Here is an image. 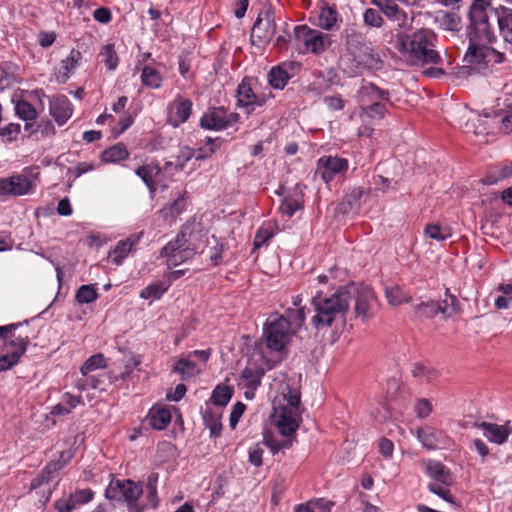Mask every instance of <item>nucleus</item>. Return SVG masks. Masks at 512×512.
Returning a JSON list of instances; mask_svg holds the SVG:
<instances>
[{
    "label": "nucleus",
    "mask_w": 512,
    "mask_h": 512,
    "mask_svg": "<svg viewBox=\"0 0 512 512\" xmlns=\"http://www.w3.org/2000/svg\"><path fill=\"white\" fill-rule=\"evenodd\" d=\"M436 42L437 35L422 28L411 34H397L394 47L412 66L437 65L442 58L436 50Z\"/></svg>",
    "instance_id": "1"
},
{
    "label": "nucleus",
    "mask_w": 512,
    "mask_h": 512,
    "mask_svg": "<svg viewBox=\"0 0 512 512\" xmlns=\"http://www.w3.org/2000/svg\"><path fill=\"white\" fill-rule=\"evenodd\" d=\"M354 292L355 284L351 283L339 287L329 297L314 296L312 305L315 314L311 319L313 327L319 331L330 327L337 320L345 319Z\"/></svg>",
    "instance_id": "2"
},
{
    "label": "nucleus",
    "mask_w": 512,
    "mask_h": 512,
    "mask_svg": "<svg viewBox=\"0 0 512 512\" xmlns=\"http://www.w3.org/2000/svg\"><path fill=\"white\" fill-rule=\"evenodd\" d=\"M142 493V486L130 479H112L105 490V497L112 501L125 502L129 512H143L144 508L138 503Z\"/></svg>",
    "instance_id": "3"
},
{
    "label": "nucleus",
    "mask_w": 512,
    "mask_h": 512,
    "mask_svg": "<svg viewBox=\"0 0 512 512\" xmlns=\"http://www.w3.org/2000/svg\"><path fill=\"white\" fill-rule=\"evenodd\" d=\"M39 167L25 168L20 174L0 179V197L22 196L30 193L37 185Z\"/></svg>",
    "instance_id": "4"
},
{
    "label": "nucleus",
    "mask_w": 512,
    "mask_h": 512,
    "mask_svg": "<svg viewBox=\"0 0 512 512\" xmlns=\"http://www.w3.org/2000/svg\"><path fill=\"white\" fill-rule=\"evenodd\" d=\"M293 334L288 330V323L278 313L271 315L264 324L263 338L266 347L275 352L282 351L290 342Z\"/></svg>",
    "instance_id": "5"
},
{
    "label": "nucleus",
    "mask_w": 512,
    "mask_h": 512,
    "mask_svg": "<svg viewBox=\"0 0 512 512\" xmlns=\"http://www.w3.org/2000/svg\"><path fill=\"white\" fill-rule=\"evenodd\" d=\"M275 32V12L269 6L260 11L253 24L250 35L251 43L257 47H265L270 43Z\"/></svg>",
    "instance_id": "6"
},
{
    "label": "nucleus",
    "mask_w": 512,
    "mask_h": 512,
    "mask_svg": "<svg viewBox=\"0 0 512 512\" xmlns=\"http://www.w3.org/2000/svg\"><path fill=\"white\" fill-rule=\"evenodd\" d=\"M295 39L304 44L307 51L321 54L331 46L332 40L329 34L311 29L307 25H298L294 28Z\"/></svg>",
    "instance_id": "7"
},
{
    "label": "nucleus",
    "mask_w": 512,
    "mask_h": 512,
    "mask_svg": "<svg viewBox=\"0 0 512 512\" xmlns=\"http://www.w3.org/2000/svg\"><path fill=\"white\" fill-rule=\"evenodd\" d=\"M239 115L228 113L224 107H210L200 118V126L206 130H223L237 123Z\"/></svg>",
    "instance_id": "8"
},
{
    "label": "nucleus",
    "mask_w": 512,
    "mask_h": 512,
    "mask_svg": "<svg viewBox=\"0 0 512 512\" xmlns=\"http://www.w3.org/2000/svg\"><path fill=\"white\" fill-rule=\"evenodd\" d=\"M253 82L256 79L244 77L237 88V101L240 106L246 107L248 113L252 112L256 106H262L266 102L264 96L255 93Z\"/></svg>",
    "instance_id": "9"
},
{
    "label": "nucleus",
    "mask_w": 512,
    "mask_h": 512,
    "mask_svg": "<svg viewBox=\"0 0 512 512\" xmlns=\"http://www.w3.org/2000/svg\"><path fill=\"white\" fill-rule=\"evenodd\" d=\"M193 103L190 99L177 94L167 106L168 122L173 127L185 123L192 114Z\"/></svg>",
    "instance_id": "10"
},
{
    "label": "nucleus",
    "mask_w": 512,
    "mask_h": 512,
    "mask_svg": "<svg viewBox=\"0 0 512 512\" xmlns=\"http://www.w3.org/2000/svg\"><path fill=\"white\" fill-rule=\"evenodd\" d=\"M301 69V63L296 61H286L273 67L269 74V84L274 89H284L288 81Z\"/></svg>",
    "instance_id": "11"
},
{
    "label": "nucleus",
    "mask_w": 512,
    "mask_h": 512,
    "mask_svg": "<svg viewBox=\"0 0 512 512\" xmlns=\"http://www.w3.org/2000/svg\"><path fill=\"white\" fill-rule=\"evenodd\" d=\"M298 413L286 410L282 406H274L272 414L275 426L284 437H295L299 424L296 420Z\"/></svg>",
    "instance_id": "12"
},
{
    "label": "nucleus",
    "mask_w": 512,
    "mask_h": 512,
    "mask_svg": "<svg viewBox=\"0 0 512 512\" xmlns=\"http://www.w3.org/2000/svg\"><path fill=\"white\" fill-rule=\"evenodd\" d=\"M319 173L321 174V178L329 183L332 181L337 175L343 174L348 169V161L345 158L337 157V156H327L322 157L318 160Z\"/></svg>",
    "instance_id": "13"
},
{
    "label": "nucleus",
    "mask_w": 512,
    "mask_h": 512,
    "mask_svg": "<svg viewBox=\"0 0 512 512\" xmlns=\"http://www.w3.org/2000/svg\"><path fill=\"white\" fill-rule=\"evenodd\" d=\"M500 14L495 10L489 0H474L469 8L470 23H492L497 21Z\"/></svg>",
    "instance_id": "14"
},
{
    "label": "nucleus",
    "mask_w": 512,
    "mask_h": 512,
    "mask_svg": "<svg viewBox=\"0 0 512 512\" xmlns=\"http://www.w3.org/2000/svg\"><path fill=\"white\" fill-rule=\"evenodd\" d=\"M214 152V140L211 138H207L205 147L198 149L197 152L189 147H183L180 150V154L177 156L175 168L181 171L184 169L185 164L193 157H195L196 160H203L211 156Z\"/></svg>",
    "instance_id": "15"
},
{
    "label": "nucleus",
    "mask_w": 512,
    "mask_h": 512,
    "mask_svg": "<svg viewBox=\"0 0 512 512\" xmlns=\"http://www.w3.org/2000/svg\"><path fill=\"white\" fill-rule=\"evenodd\" d=\"M475 427L484 430V436L492 443L503 444L508 440V437L512 433V427L509 423L499 425L496 423L489 422H477L474 424Z\"/></svg>",
    "instance_id": "16"
},
{
    "label": "nucleus",
    "mask_w": 512,
    "mask_h": 512,
    "mask_svg": "<svg viewBox=\"0 0 512 512\" xmlns=\"http://www.w3.org/2000/svg\"><path fill=\"white\" fill-rule=\"evenodd\" d=\"M352 54L358 65L369 70H380L383 66L380 55L367 45L360 44Z\"/></svg>",
    "instance_id": "17"
},
{
    "label": "nucleus",
    "mask_w": 512,
    "mask_h": 512,
    "mask_svg": "<svg viewBox=\"0 0 512 512\" xmlns=\"http://www.w3.org/2000/svg\"><path fill=\"white\" fill-rule=\"evenodd\" d=\"M50 114L58 125H64L72 116L73 108L65 95H57L50 100Z\"/></svg>",
    "instance_id": "18"
},
{
    "label": "nucleus",
    "mask_w": 512,
    "mask_h": 512,
    "mask_svg": "<svg viewBox=\"0 0 512 512\" xmlns=\"http://www.w3.org/2000/svg\"><path fill=\"white\" fill-rule=\"evenodd\" d=\"M353 297H355V316L367 319L369 317L370 303L374 298L372 289L367 286L357 287L355 285V292L353 293L352 298Z\"/></svg>",
    "instance_id": "19"
},
{
    "label": "nucleus",
    "mask_w": 512,
    "mask_h": 512,
    "mask_svg": "<svg viewBox=\"0 0 512 512\" xmlns=\"http://www.w3.org/2000/svg\"><path fill=\"white\" fill-rule=\"evenodd\" d=\"M186 240V235L183 231L179 232L174 239L169 241L160 251V256L167 259L168 267H176L181 264V257L176 253L182 247H184Z\"/></svg>",
    "instance_id": "20"
},
{
    "label": "nucleus",
    "mask_w": 512,
    "mask_h": 512,
    "mask_svg": "<svg viewBox=\"0 0 512 512\" xmlns=\"http://www.w3.org/2000/svg\"><path fill=\"white\" fill-rule=\"evenodd\" d=\"M82 59V54L79 50L72 49L69 55L62 60L60 69L55 73V80L59 84H64L73 74Z\"/></svg>",
    "instance_id": "21"
},
{
    "label": "nucleus",
    "mask_w": 512,
    "mask_h": 512,
    "mask_svg": "<svg viewBox=\"0 0 512 512\" xmlns=\"http://www.w3.org/2000/svg\"><path fill=\"white\" fill-rule=\"evenodd\" d=\"M467 33L469 41L492 43L496 39L493 23H469Z\"/></svg>",
    "instance_id": "22"
},
{
    "label": "nucleus",
    "mask_w": 512,
    "mask_h": 512,
    "mask_svg": "<svg viewBox=\"0 0 512 512\" xmlns=\"http://www.w3.org/2000/svg\"><path fill=\"white\" fill-rule=\"evenodd\" d=\"M360 98L362 103L383 102L392 105L390 102V92L372 82L366 83L361 87Z\"/></svg>",
    "instance_id": "23"
},
{
    "label": "nucleus",
    "mask_w": 512,
    "mask_h": 512,
    "mask_svg": "<svg viewBox=\"0 0 512 512\" xmlns=\"http://www.w3.org/2000/svg\"><path fill=\"white\" fill-rule=\"evenodd\" d=\"M427 475L433 479L437 484L443 486H451L454 482L450 470L439 461H431L426 468Z\"/></svg>",
    "instance_id": "24"
},
{
    "label": "nucleus",
    "mask_w": 512,
    "mask_h": 512,
    "mask_svg": "<svg viewBox=\"0 0 512 512\" xmlns=\"http://www.w3.org/2000/svg\"><path fill=\"white\" fill-rule=\"evenodd\" d=\"M264 374L265 371L262 367L257 365H247L240 374V380L243 381V383L239 382L238 385L243 388L258 389L261 385V380Z\"/></svg>",
    "instance_id": "25"
},
{
    "label": "nucleus",
    "mask_w": 512,
    "mask_h": 512,
    "mask_svg": "<svg viewBox=\"0 0 512 512\" xmlns=\"http://www.w3.org/2000/svg\"><path fill=\"white\" fill-rule=\"evenodd\" d=\"M451 308L435 301L421 302L414 306V314L419 319H430L440 313H451Z\"/></svg>",
    "instance_id": "26"
},
{
    "label": "nucleus",
    "mask_w": 512,
    "mask_h": 512,
    "mask_svg": "<svg viewBox=\"0 0 512 512\" xmlns=\"http://www.w3.org/2000/svg\"><path fill=\"white\" fill-rule=\"evenodd\" d=\"M151 427L155 430H164L171 422L172 415L168 408L153 406L148 413Z\"/></svg>",
    "instance_id": "27"
},
{
    "label": "nucleus",
    "mask_w": 512,
    "mask_h": 512,
    "mask_svg": "<svg viewBox=\"0 0 512 512\" xmlns=\"http://www.w3.org/2000/svg\"><path fill=\"white\" fill-rule=\"evenodd\" d=\"M487 44L480 41H469L465 60L472 65L485 67Z\"/></svg>",
    "instance_id": "28"
},
{
    "label": "nucleus",
    "mask_w": 512,
    "mask_h": 512,
    "mask_svg": "<svg viewBox=\"0 0 512 512\" xmlns=\"http://www.w3.org/2000/svg\"><path fill=\"white\" fill-rule=\"evenodd\" d=\"M375 5L385 14L391 21L398 22L399 25H404L407 21V13L401 9L394 0H381Z\"/></svg>",
    "instance_id": "29"
},
{
    "label": "nucleus",
    "mask_w": 512,
    "mask_h": 512,
    "mask_svg": "<svg viewBox=\"0 0 512 512\" xmlns=\"http://www.w3.org/2000/svg\"><path fill=\"white\" fill-rule=\"evenodd\" d=\"M137 241L138 239L132 240L131 238L118 241L114 249L109 252L110 261L117 266L121 265L137 244Z\"/></svg>",
    "instance_id": "30"
},
{
    "label": "nucleus",
    "mask_w": 512,
    "mask_h": 512,
    "mask_svg": "<svg viewBox=\"0 0 512 512\" xmlns=\"http://www.w3.org/2000/svg\"><path fill=\"white\" fill-rule=\"evenodd\" d=\"M278 317H282L286 320L288 323V330H290V332L295 335L303 326L306 319V314L304 308L302 307L297 309L288 308L284 315L278 314Z\"/></svg>",
    "instance_id": "31"
},
{
    "label": "nucleus",
    "mask_w": 512,
    "mask_h": 512,
    "mask_svg": "<svg viewBox=\"0 0 512 512\" xmlns=\"http://www.w3.org/2000/svg\"><path fill=\"white\" fill-rule=\"evenodd\" d=\"M141 364V359L138 356H133L125 365L124 370L115 373L114 371H110L109 374H104L103 377L108 378V382L110 384H114L118 381H127L132 378L133 369H137Z\"/></svg>",
    "instance_id": "32"
},
{
    "label": "nucleus",
    "mask_w": 512,
    "mask_h": 512,
    "mask_svg": "<svg viewBox=\"0 0 512 512\" xmlns=\"http://www.w3.org/2000/svg\"><path fill=\"white\" fill-rule=\"evenodd\" d=\"M30 343L29 336L27 334L25 335H18L16 336L14 332H11V334H8V339L4 340V346L6 348H12L11 351L12 354L16 355L19 354V358H21Z\"/></svg>",
    "instance_id": "33"
},
{
    "label": "nucleus",
    "mask_w": 512,
    "mask_h": 512,
    "mask_svg": "<svg viewBox=\"0 0 512 512\" xmlns=\"http://www.w3.org/2000/svg\"><path fill=\"white\" fill-rule=\"evenodd\" d=\"M128 156V150L122 143L111 146L101 153V159L106 163H115L128 158Z\"/></svg>",
    "instance_id": "34"
},
{
    "label": "nucleus",
    "mask_w": 512,
    "mask_h": 512,
    "mask_svg": "<svg viewBox=\"0 0 512 512\" xmlns=\"http://www.w3.org/2000/svg\"><path fill=\"white\" fill-rule=\"evenodd\" d=\"M173 371L180 374L183 380L194 377L200 373V369L196 363L186 359L180 358L173 366Z\"/></svg>",
    "instance_id": "35"
},
{
    "label": "nucleus",
    "mask_w": 512,
    "mask_h": 512,
    "mask_svg": "<svg viewBox=\"0 0 512 512\" xmlns=\"http://www.w3.org/2000/svg\"><path fill=\"white\" fill-rule=\"evenodd\" d=\"M142 84L151 89H159L162 85L160 72L151 66H144L141 73Z\"/></svg>",
    "instance_id": "36"
},
{
    "label": "nucleus",
    "mask_w": 512,
    "mask_h": 512,
    "mask_svg": "<svg viewBox=\"0 0 512 512\" xmlns=\"http://www.w3.org/2000/svg\"><path fill=\"white\" fill-rule=\"evenodd\" d=\"M361 107V117L362 118H379L382 119L387 113V104L383 102H373V103H365Z\"/></svg>",
    "instance_id": "37"
},
{
    "label": "nucleus",
    "mask_w": 512,
    "mask_h": 512,
    "mask_svg": "<svg viewBox=\"0 0 512 512\" xmlns=\"http://www.w3.org/2000/svg\"><path fill=\"white\" fill-rule=\"evenodd\" d=\"M338 13L334 7H322L318 16L317 25L325 30H331L337 23Z\"/></svg>",
    "instance_id": "38"
},
{
    "label": "nucleus",
    "mask_w": 512,
    "mask_h": 512,
    "mask_svg": "<svg viewBox=\"0 0 512 512\" xmlns=\"http://www.w3.org/2000/svg\"><path fill=\"white\" fill-rule=\"evenodd\" d=\"M233 396V389L227 385H217L211 395V402L216 406H226Z\"/></svg>",
    "instance_id": "39"
},
{
    "label": "nucleus",
    "mask_w": 512,
    "mask_h": 512,
    "mask_svg": "<svg viewBox=\"0 0 512 512\" xmlns=\"http://www.w3.org/2000/svg\"><path fill=\"white\" fill-rule=\"evenodd\" d=\"M185 210V200L182 196H179L169 205L163 207L160 213L165 221L174 220L179 214Z\"/></svg>",
    "instance_id": "40"
},
{
    "label": "nucleus",
    "mask_w": 512,
    "mask_h": 512,
    "mask_svg": "<svg viewBox=\"0 0 512 512\" xmlns=\"http://www.w3.org/2000/svg\"><path fill=\"white\" fill-rule=\"evenodd\" d=\"M99 294L93 284L81 285L75 295V299L79 304H90L97 300Z\"/></svg>",
    "instance_id": "41"
},
{
    "label": "nucleus",
    "mask_w": 512,
    "mask_h": 512,
    "mask_svg": "<svg viewBox=\"0 0 512 512\" xmlns=\"http://www.w3.org/2000/svg\"><path fill=\"white\" fill-rule=\"evenodd\" d=\"M106 367V360L103 354L98 353L89 357L80 367L82 376L91 375L97 369H103Z\"/></svg>",
    "instance_id": "42"
},
{
    "label": "nucleus",
    "mask_w": 512,
    "mask_h": 512,
    "mask_svg": "<svg viewBox=\"0 0 512 512\" xmlns=\"http://www.w3.org/2000/svg\"><path fill=\"white\" fill-rule=\"evenodd\" d=\"M385 296L388 303L392 306H398L411 301V297L398 286L386 287Z\"/></svg>",
    "instance_id": "43"
},
{
    "label": "nucleus",
    "mask_w": 512,
    "mask_h": 512,
    "mask_svg": "<svg viewBox=\"0 0 512 512\" xmlns=\"http://www.w3.org/2000/svg\"><path fill=\"white\" fill-rule=\"evenodd\" d=\"M416 435L423 447L429 450L436 448L438 441L437 432L431 427L418 428Z\"/></svg>",
    "instance_id": "44"
},
{
    "label": "nucleus",
    "mask_w": 512,
    "mask_h": 512,
    "mask_svg": "<svg viewBox=\"0 0 512 512\" xmlns=\"http://www.w3.org/2000/svg\"><path fill=\"white\" fill-rule=\"evenodd\" d=\"M203 421L205 426L209 429L211 437L216 438L221 435L222 423L219 415H216L212 411H205L203 413Z\"/></svg>",
    "instance_id": "45"
},
{
    "label": "nucleus",
    "mask_w": 512,
    "mask_h": 512,
    "mask_svg": "<svg viewBox=\"0 0 512 512\" xmlns=\"http://www.w3.org/2000/svg\"><path fill=\"white\" fill-rule=\"evenodd\" d=\"M440 27L449 31H459L461 28V18L453 12H442L437 18Z\"/></svg>",
    "instance_id": "46"
},
{
    "label": "nucleus",
    "mask_w": 512,
    "mask_h": 512,
    "mask_svg": "<svg viewBox=\"0 0 512 512\" xmlns=\"http://www.w3.org/2000/svg\"><path fill=\"white\" fill-rule=\"evenodd\" d=\"M412 375L415 378L429 383L437 378L438 372L431 366H427L423 363H416L413 366Z\"/></svg>",
    "instance_id": "47"
},
{
    "label": "nucleus",
    "mask_w": 512,
    "mask_h": 512,
    "mask_svg": "<svg viewBox=\"0 0 512 512\" xmlns=\"http://www.w3.org/2000/svg\"><path fill=\"white\" fill-rule=\"evenodd\" d=\"M295 437H286L283 440L274 439L271 435L264 436V444L271 450L272 454H276L281 450L290 449L293 446Z\"/></svg>",
    "instance_id": "48"
},
{
    "label": "nucleus",
    "mask_w": 512,
    "mask_h": 512,
    "mask_svg": "<svg viewBox=\"0 0 512 512\" xmlns=\"http://www.w3.org/2000/svg\"><path fill=\"white\" fill-rule=\"evenodd\" d=\"M16 115L24 121H34L37 118L36 109L26 100H20L15 106Z\"/></svg>",
    "instance_id": "49"
},
{
    "label": "nucleus",
    "mask_w": 512,
    "mask_h": 512,
    "mask_svg": "<svg viewBox=\"0 0 512 512\" xmlns=\"http://www.w3.org/2000/svg\"><path fill=\"white\" fill-rule=\"evenodd\" d=\"M169 288V284L164 282H156L148 285L140 292V297L143 299H159Z\"/></svg>",
    "instance_id": "50"
},
{
    "label": "nucleus",
    "mask_w": 512,
    "mask_h": 512,
    "mask_svg": "<svg viewBox=\"0 0 512 512\" xmlns=\"http://www.w3.org/2000/svg\"><path fill=\"white\" fill-rule=\"evenodd\" d=\"M100 55L102 56L103 62L108 70L112 71L117 68L118 63H119V58H118V55L115 51L113 44L105 45L102 48Z\"/></svg>",
    "instance_id": "51"
},
{
    "label": "nucleus",
    "mask_w": 512,
    "mask_h": 512,
    "mask_svg": "<svg viewBox=\"0 0 512 512\" xmlns=\"http://www.w3.org/2000/svg\"><path fill=\"white\" fill-rule=\"evenodd\" d=\"M302 208H303V205L299 199L289 196V197H286L282 201V203L279 207V210L281 211V213L283 215L292 217L296 211H298Z\"/></svg>",
    "instance_id": "52"
},
{
    "label": "nucleus",
    "mask_w": 512,
    "mask_h": 512,
    "mask_svg": "<svg viewBox=\"0 0 512 512\" xmlns=\"http://www.w3.org/2000/svg\"><path fill=\"white\" fill-rule=\"evenodd\" d=\"M363 20L366 25L375 28H380L384 24V19L381 14L373 8H368L365 10L363 14Z\"/></svg>",
    "instance_id": "53"
},
{
    "label": "nucleus",
    "mask_w": 512,
    "mask_h": 512,
    "mask_svg": "<svg viewBox=\"0 0 512 512\" xmlns=\"http://www.w3.org/2000/svg\"><path fill=\"white\" fill-rule=\"evenodd\" d=\"M66 460H53L50 461L44 468L43 472L51 479L54 478L55 474L60 471L73 457L72 453H66Z\"/></svg>",
    "instance_id": "54"
},
{
    "label": "nucleus",
    "mask_w": 512,
    "mask_h": 512,
    "mask_svg": "<svg viewBox=\"0 0 512 512\" xmlns=\"http://www.w3.org/2000/svg\"><path fill=\"white\" fill-rule=\"evenodd\" d=\"M21 131L20 124L10 123L6 126L0 127V137L3 141L12 142L16 140Z\"/></svg>",
    "instance_id": "55"
},
{
    "label": "nucleus",
    "mask_w": 512,
    "mask_h": 512,
    "mask_svg": "<svg viewBox=\"0 0 512 512\" xmlns=\"http://www.w3.org/2000/svg\"><path fill=\"white\" fill-rule=\"evenodd\" d=\"M273 237V232L270 230L269 227L262 226L257 231L253 245L254 249H259L263 245H265L271 238Z\"/></svg>",
    "instance_id": "56"
},
{
    "label": "nucleus",
    "mask_w": 512,
    "mask_h": 512,
    "mask_svg": "<svg viewBox=\"0 0 512 512\" xmlns=\"http://www.w3.org/2000/svg\"><path fill=\"white\" fill-rule=\"evenodd\" d=\"M427 488L431 493L441 497L446 502H448V503L454 502V497L451 494L450 490L443 487L442 484L429 483Z\"/></svg>",
    "instance_id": "57"
},
{
    "label": "nucleus",
    "mask_w": 512,
    "mask_h": 512,
    "mask_svg": "<svg viewBox=\"0 0 512 512\" xmlns=\"http://www.w3.org/2000/svg\"><path fill=\"white\" fill-rule=\"evenodd\" d=\"M424 234L426 237L436 241H444L449 236V234L443 233L442 227L439 224H428L425 227Z\"/></svg>",
    "instance_id": "58"
},
{
    "label": "nucleus",
    "mask_w": 512,
    "mask_h": 512,
    "mask_svg": "<svg viewBox=\"0 0 512 512\" xmlns=\"http://www.w3.org/2000/svg\"><path fill=\"white\" fill-rule=\"evenodd\" d=\"M78 506L76 502H74L72 494L67 498H60L54 503V507L58 512H71Z\"/></svg>",
    "instance_id": "59"
},
{
    "label": "nucleus",
    "mask_w": 512,
    "mask_h": 512,
    "mask_svg": "<svg viewBox=\"0 0 512 512\" xmlns=\"http://www.w3.org/2000/svg\"><path fill=\"white\" fill-rule=\"evenodd\" d=\"M245 410L246 405L240 401L233 405L229 418V424L232 429L236 427Z\"/></svg>",
    "instance_id": "60"
},
{
    "label": "nucleus",
    "mask_w": 512,
    "mask_h": 512,
    "mask_svg": "<svg viewBox=\"0 0 512 512\" xmlns=\"http://www.w3.org/2000/svg\"><path fill=\"white\" fill-rule=\"evenodd\" d=\"M20 358L19 354H12L11 352H7L4 355L0 356V372L11 369L13 366L18 364Z\"/></svg>",
    "instance_id": "61"
},
{
    "label": "nucleus",
    "mask_w": 512,
    "mask_h": 512,
    "mask_svg": "<svg viewBox=\"0 0 512 512\" xmlns=\"http://www.w3.org/2000/svg\"><path fill=\"white\" fill-rule=\"evenodd\" d=\"M74 502L78 505H83L90 502L93 499L94 492L90 488L76 490L72 493Z\"/></svg>",
    "instance_id": "62"
},
{
    "label": "nucleus",
    "mask_w": 512,
    "mask_h": 512,
    "mask_svg": "<svg viewBox=\"0 0 512 512\" xmlns=\"http://www.w3.org/2000/svg\"><path fill=\"white\" fill-rule=\"evenodd\" d=\"M323 102L332 111H339L345 107V101L339 95L325 96Z\"/></svg>",
    "instance_id": "63"
},
{
    "label": "nucleus",
    "mask_w": 512,
    "mask_h": 512,
    "mask_svg": "<svg viewBox=\"0 0 512 512\" xmlns=\"http://www.w3.org/2000/svg\"><path fill=\"white\" fill-rule=\"evenodd\" d=\"M417 417L426 418L432 412V405L427 399H420L415 404Z\"/></svg>",
    "instance_id": "64"
}]
</instances>
